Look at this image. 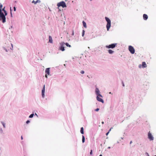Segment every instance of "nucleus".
Here are the masks:
<instances>
[{
  "label": "nucleus",
  "instance_id": "f03ea898",
  "mask_svg": "<svg viewBox=\"0 0 156 156\" xmlns=\"http://www.w3.org/2000/svg\"><path fill=\"white\" fill-rule=\"evenodd\" d=\"M105 19L106 21L107 22V24L106 25V28L108 31L111 26V20L108 17H105Z\"/></svg>",
  "mask_w": 156,
  "mask_h": 156
},
{
  "label": "nucleus",
  "instance_id": "7c9ffc66",
  "mask_svg": "<svg viewBox=\"0 0 156 156\" xmlns=\"http://www.w3.org/2000/svg\"><path fill=\"white\" fill-rule=\"evenodd\" d=\"M14 10L15 11H16V8L15 7H14Z\"/></svg>",
  "mask_w": 156,
  "mask_h": 156
},
{
  "label": "nucleus",
  "instance_id": "c85d7f7f",
  "mask_svg": "<svg viewBox=\"0 0 156 156\" xmlns=\"http://www.w3.org/2000/svg\"><path fill=\"white\" fill-rule=\"evenodd\" d=\"M5 7H4V8L2 9V11H3L4 12L5 11H6L5 10Z\"/></svg>",
  "mask_w": 156,
  "mask_h": 156
},
{
  "label": "nucleus",
  "instance_id": "39448f33",
  "mask_svg": "<svg viewBox=\"0 0 156 156\" xmlns=\"http://www.w3.org/2000/svg\"><path fill=\"white\" fill-rule=\"evenodd\" d=\"M128 49L130 52L132 54H133L135 53V49L133 47L131 46H129Z\"/></svg>",
  "mask_w": 156,
  "mask_h": 156
},
{
  "label": "nucleus",
  "instance_id": "72a5a7b5",
  "mask_svg": "<svg viewBox=\"0 0 156 156\" xmlns=\"http://www.w3.org/2000/svg\"><path fill=\"white\" fill-rule=\"evenodd\" d=\"M112 128H110V130H109V132L111 130V129H112Z\"/></svg>",
  "mask_w": 156,
  "mask_h": 156
},
{
  "label": "nucleus",
  "instance_id": "f704fd0d",
  "mask_svg": "<svg viewBox=\"0 0 156 156\" xmlns=\"http://www.w3.org/2000/svg\"><path fill=\"white\" fill-rule=\"evenodd\" d=\"M21 140H23V137L22 136H21Z\"/></svg>",
  "mask_w": 156,
  "mask_h": 156
},
{
  "label": "nucleus",
  "instance_id": "20e7f679",
  "mask_svg": "<svg viewBox=\"0 0 156 156\" xmlns=\"http://www.w3.org/2000/svg\"><path fill=\"white\" fill-rule=\"evenodd\" d=\"M117 44V43L112 44L108 45H106V47L107 48H113L115 47Z\"/></svg>",
  "mask_w": 156,
  "mask_h": 156
},
{
  "label": "nucleus",
  "instance_id": "5701e85b",
  "mask_svg": "<svg viewBox=\"0 0 156 156\" xmlns=\"http://www.w3.org/2000/svg\"><path fill=\"white\" fill-rule=\"evenodd\" d=\"M2 6H3L0 3V9L1 10L2 8Z\"/></svg>",
  "mask_w": 156,
  "mask_h": 156
},
{
  "label": "nucleus",
  "instance_id": "0eeeda50",
  "mask_svg": "<svg viewBox=\"0 0 156 156\" xmlns=\"http://www.w3.org/2000/svg\"><path fill=\"white\" fill-rule=\"evenodd\" d=\"M148 138L151 140H154V137L153 136L150 132H149L148 133Z\"/></svg>",
  "mask_w": 156,
  "mask_h": 156
},
{
  "label": "nucleus",
  "instance_id": "423d86ee",
  "mask_svg": "<svg viewBox=\"0 0 156 156\" xmlns=\"http://www.w3.org/2000/svg\"><path fill=\"white\" fill-rule=\"evenodd\" d=\"M45 73H46V75H45V77L47 78V74L48 75H49L50 74V68H47L45 70Z\"/></svg>",
  "mask_w": 156,
  "mask_h": 156
},
{
  "label": "nucleus",
  "instance_id": "a211bd4d",
  "mask_svg": "<svg viewBox=\"0 0 156 156\" xmlns=\"http://www.w3.org/2000/svg\"><path fill=\"white\" fill-rule=\"evenodd\" d=\"M80 132L82 134H84L83 128V127L81 128Z\"/></svg>",
  "mask_w": 156,
  "mask_h": 156
},
{
  "label": "nucleus",
  "instance_id": "f257e3e1",
  "mask_svg": "<svg viewBox=\"0 0 156 156\" xmlns=\"http://www.w3.org/2000/svg\"><path fill=\"white\" fill-rule=\"evenodd\" d=\"M0 20H2L3 23L5 22V17L3 13L2 12V10L0 9Z\"/></svg>",
  "mask_w": 156,
  "mask_h": 156
},
{
  "label": "nucleus",
  "instance_id": "a878e982",
  "mask_svg": "<svg viewBox=\"0 0 156 156\" xmlns=\"http://www.w3.org/2000/svg\"><path fill=\"white\" fill-rule=\"evenodd\" d=\"M90 154L91 155H92V150H91L90 152Z\"/></svg>",
  "mask_w": 156,
  "mask_h": 156
},
{
  "label": "nucleus",
  "instance_id": "f8f14e48",
  "mask_svg": "<svg viewBox=\"0 0 156 156\" xmlns=\"http://www.w3.org/2000/svg\"><path fill=\"white\" fill-rule=\"evenodd\" d=\"M142 67L143 68L147 67V65L145 62H143L142 65Z\"/></svg>",
  "mask_w": 156,
  "mask_h": 156
},
{
  "label": "nucleus",
  "instance_id": "4c0bfd02",
  "mask_svg": "<svg viewBox=\"0 0 156 156\" xmlns=\"http://www.w3.org/2000/svg\"><path fill=\"white\" fill-rule=\"evenodd\" d=\"M132 141H130V144H131L132 143Z\"/></svg>",
  "mask_w": 156,
  "mask_h": 156
},
{
  "label": "nucleus",
  "instance_id": "7ed1b4c3",
  "mask_svg": "<svg viewBox=\"0 0 156 156\" xmlns=\"http://www.w3.org/2000/svg\"><path fill=\"white\" fill-rule=\"evenodd\" d=\"M57 6L59 7L60 6L62 7L63 8L66 7V3L64 1H62L57 4Z\"/></svg>",
  "mask_w": 156,
  "mask_h": 156
},
{
  "label": "nucleus",
  "instance_id": "37998d69",
  "mask_svg": "<svg viewBox=\"0 0 156 156\" xmlns=\"http://www.w3.org/2000/svg\"><path fill=\"white\" fill-rule=\"evenodd\" d=\"M154 156H156V155H155Z\"/></svg>",
  "mask_w": 156,
  "mask_h": 156
},
{
  "label": "nucleus",
  "instance_id": "dca6fc26",
  "mask_svg": "<svg viewBox=\"0 0 156 156\" xmlns=\"http://www.w3.org/2000/svg\"><path fill=\"white\" fill-rule=\"evenodd\" d=\"M108 52L110 54H112L114 52V51L111 49H109Z\"/></svg>",
  "mask_w": 156,
  "mask_h": 156
},
{
  "label": "nucleus",
  "instance_id": "a19ab883",
  "mask_svg": "<svg viewBox=\"0 0 156 156\" xmlns=\"http://www.w3.org/2000/svg\"><path fill=\"white\" fill-rule=\"evenodd\" d=\"M99 156H102V155L101 154L99 155Z\"/></svg>",
  "mask_w": 156,
  "mask_h": 156
},
{
  "label": "nucleus",
  "instance_id": "1a4fd4ad",
  "mask_svg": "<svg viewBox=\"0 0 156 156\" xmlns=\"http://www.w3.org/2000/svg\"><path fill=\"white\" fill-rule=\"evenodd\" d=\"M100 97L99 96H97V100L103 103H104V101L101 98L99 97Z\"/></svg>",
  "mask_w": 156,
  "mask_h": 156
},
{
  "label": "nucleus",
  "instance_id": "4468645a",
  "mask_svg": "<svg viewBox=\"0 0 156 156\" xmlns=\"http://www.w3.org/2000/svg\"><path fill=\"white\" fill-rule=\"evenodd\" d=\"M143 17L144 20H146L148 18V16L146 14H144L143 15Z\"/></svg>",
  "mask_w": 156,
  "mask_h": 156
},
{
  "label": "nucleus",
  "instance_id": "e433bc0d",
  "mask_svg": "<svg viewBox=\"0 0 156 156\" xmlns=\"http://www.w3.org/2000/svg\"><path fill=\"white\" fill-rule=\"evenodd\" d=\"M74 34V32L73 31V33H72V35H73Z\"/></svg>",
  "mask_w": 156,
  "mask_h": 156
},
{
  "label": "nucleus",
  "instance_id": "4be33fe9",
  "mask_svg": "<svg viewBox=\"0 0 156 156\" xmlns=\"http://www.w3.org/2000/svg\"><path fill=\"white\" fill-rule=\"evenodd\" d=\"M84 32L85 31L84 30H83V32H82V36L83 37L84 36Z\"/></svg>",
  "mask_w": 156,
  "mask_h": 156
},
{
  "label": "nucleus",
  "instance_id": "cd10ccee",
  "mask_svg": "<svg viewBox=\"0 0 156 156\" xmlns=\"http://www.w3.org/2000/svg\"><path fill=\"white\" fill-rule=\"evenodd\" d=\"M99 109L98 108H97L95 110V111H99Z\"/></svg>",
  "mask_w": 156,
  "mask_h": 156
},
{
  "label": "nucleus",
  "instance_id": "c9c22d12",
  "mask_svg": "<svg viewBox=\"0 0 156 156\" xmlns=\"http://www.w3.org/2000/svg\"><path fill=\"white\" fill-rule=\"evenodd\" d=\"M141 66L140 65L139 66V67L140 68H141Z\"/></svg>",
  "mask_w": 156,
  "mask_h": 156
},
{
  "label": "nucleus",
  "instance_id": "2eb2a0df",
  "mask_svg": "<svg viewBox=\"0 0 156 156\" xmlns=\"http://www.w3.org/2000/svg\"><path fill=\"white\" fill-rule=\"evenodd\" d=\"M40 1L39 0H37L36 1L33 0L32 2V3H34V4H36L37 3H40Z\"/></svg>",
  "mask_w": 156,
  "mask_h": 156
},
{
  "label": "nucleus",
  "instance_id": "ea45409f",
  "mask_svg": "<svg viewBox=\"0 0 156 156\" xmlns=\"http://www.w3.org/2000/svg\"><path fill=\"white\" fill-rule=\"evenodd\" d=\"M11 44V45H12V47L13 48V45H12V44Z\"/></svg>",
  "mask_w": 156,
  "mask_h": 156
},
{
  "label": "nucleus",
  "instance_id": "9b49d317",
  "mask_svg": "<svg viewBox=\"0 0 156 156\" xmlns=\"http://www.w3.org/2000/svg\"><path fill=\"white\" fill-rule=\"evenodd\" d=\"M59 49L62 51H63L65 50L63 44H62L59 47Z\"/></svg>",
  "mask_w": 156,
  "mask_h": 156
},
{
  "label": "nucleus",
  "instance_id": "58836bf2",
  "mask_svg": "<svg viewBox=\"0 0 156 156\" xmlns=\"http://www.w3.org/2000/svg\"><path fill=\"white\" fill-rule=\"evenodd\" d=\"M102 124H103L104 123V122H102Z\"/></svg>",
  "mask_w": 156,
  "mask_h": 156
},
{
  "label": "nucleus",
  "instance_id": "9d476101",
  "mask_svg": "<svg viewBox=\"0 0 156 156\" xmlns=\"http://www.w3.org/2000/svg\"><path fill=\"white\" fill-rule=\"evenodd\" d=\"M45 85H44L43 88L42 90V95L43 97H44V94L45 91Z\"/></svg>",
  "mask_w": 156,
  "mask_h": 156
},
{
  "label": "nucleus",
  "instance_id": "6e6552de",
  "mask_svg": "<svg viewBox=\"0 0 156 156\" xmlns=\"http://www.w3.org/2000/svg\"><path fill=\"white\" fill-rule=\"evenodd\" d=\"M95 92H96V93L97 95V96H99L100 97H102V96L100 94H99V92H100L98 88H96Z\"/></svg>",
  "mask_w": 156,
  "mask_h": 156
},
{
  "label": "nucleus",
  "instance_id": "2f4dec72",
  "mask_svg": "<svg viewBox=\"0 0 156 156\" xmlns=\"http://www.w3.org/2000/svg\"><path fill=\"white\" fill-rule=\"evenodd\" d=\"M109 133V131H108V132L106 133V135H108V133Z\"/></svg>",
  "mask_w": 156,
  "mask_h": 156
},
{
  "label": "nucleus",
  "instance_id": "473e14b6",
  "mask_svg": "<svg viewBox=\"0 0 156 156\" xmlns=\"http://www.w3.org/2000/svg\"><path fill=\"white\" fill-rule=\"evenodd\" d=\"M10 11H11V15H12V13H11V8H10Z\"/></svg>",
  "mask_w": 156,
  "mask_h": 156
},
{
  "label": "nucleus",
  "instance_id": "b1692460",
  "mask_svg": "<svg viewBox=\"0 0 156 156\" xmlns=\"http://www.w3.org/2000/svg\"><path fill=\"white\" fill-rule=\"evenodd\" d=\"M80 73L82 74H84V71L83 70L81 71Z\"/></svg>",
  "mask_w": 156,
  "mask_h": 156
},
{
  "label": "nucleus",
  "instance_id": "393cba45",
  "mask_svg": "<svg viewBox=\"0 0 156 156\" xmlns=\"http://www.w3.org/2000/svg\"><path fill=\"white\" fill-rule=\"evenodd\" d=\"M4 12V13H5V16H6V15H7V12L6 11H5V12Z\"/></svg>",
  "mask_w": 156,
  "mask_h": 156
},
{
  "label": "nucleus",
  "instance_id": "bb28decb",
  "mask_svg": "<svg viewBox=\"0 0 156 156\" xmlns=\"http://www.w3.org/2000/svg\"><path fill=\"white\" fill-rule=\"evenodd\" d=\"M30 122V121L29 120H27V122H26V123L27 124H28V123H29V122Z\"/></svg>",
  "mask_w": 156,
  "mask_h": 156
},
{
  "label": "nucleus",
  "instance_id": "6ab92c4d",
  "mask_svg": "<svg viewBox=\"0 0 156 156\" xmlns=\"http://www.w3.org/2000/svg\"><path fill=\"white\" fill-rule=\"evenodd\" d=\"M82 142L83 143H84L85 142V137L83 135L82 136Z\"/></svg>",
  "mask_w": 156,
  "mask_h": 156
},
{
  "label": "nucleus",
  "instance_id": "ddd939ff",
  "mask_svg": "<svg viewBox=\"0 0 156 156\" xmlns=\"http://www.w3.org/2000/svg\"><path fill=\"white\" fill-rule=\"evenodd\" d=\"M49 42L51 43H52L53 42L51 36H49Z\"/></svg>",
  "mask_w": 156,
  "mask_h": 156
},
{
  "label": "nucleus",
  "instance_id": "f3484780",
  "mask_svg": "<svg viewBox=\"0 0 156 156\" xmlns=\"http://www.w3.org/2000/svg\"><path fill=\"white\" fill-rule=\"evenodd\" d=\"M83 27L85 28H86L87 27L86 24L84 21H83Z\"/></svg>",
  "mask_w": 156,
  "mask_h": 156
},
{
  "label": "nucleus",
  "instance_id": "c756f323",
  "mask_svg": "<svg viewBox=\"0 0 156 156\" xmlns=\"http://www.w3.org/2000/svg\"><path fill=\"white\" fill-rule=\"evenodd\" d=\"M2 125H3V127H5V124H4V123L2 122Z\"/></svg>",
  "mask_w": 156,
  "mask_h": 156
},
{
  "label": "nucleus",
  "instance_id": "412c9836",
  "mask_svg": "<svg viewBox=\"0 0 156 156\" xmlns=\"http://www.w3.org/2000/svg\"><path fill=\"white\" fill-rule=\"evenodd\" d=\"M34 115V114H31L29 116V117L30 118H32L33 116Z\"/></svg>",
  "mask_w": 156,
  "mask_h": 156
},
{
  "label": "nucleus",
  "instance_id": "aec40b11",
  "mask_svg": "<svg viewBox=\"0 0 156 156\" xmlns=\"http://www.w3.org/2000/svg\"><path fill=\"white\" fill-rule=\"evenodd\" d=\"M64 44H65V43H64ZM65 44L66 45V46H67V47H71V45L69 44L68 43H66Z\"/></svg>",
  "mask_w": 156,
  "mask_h": 156
},
{
  "label": "nucleus",
  "instance_id": "79ce46f5",
  "mask_svg": "<svg viewBox=\"0 0 156 156\" xmlns=\"http://www.w3.org/2000/svg\"><path fill=\"white\" fill-rule=\"evenodd\" d=\"M90 1H92V0H90Z\"/></svg>",
  "mask_w": 156,
  "mask_h": 156
}]
</instances>
